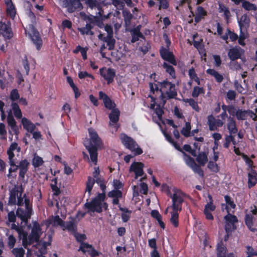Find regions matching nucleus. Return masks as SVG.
<instances>
[{"label":"nucleus","instance_id":"603ef678","mask_svg":"<svg viewBox=\"0 0 257 257\" xmlns=\"http://www.w3.org/2000/svg\"><path fill=\"white\" fill-rule=\"evenodd\" d=\"M163 67L165 69L166 71L168 73L172 78L175 77V72L174 68L170 65L165 62L163 64Z\"/></svg>","mask_w":257,"mask_h":257},{"label":"nucleus","instance_id":"13d9d810","mask_svg":"<svg viewBox=\"0 0 257 257\" xmlns=\"http://www.w3.org/2000/svg\"><path fill=\"white\" fill-rule=\"evenodd\" d=\"M247 116V110L238 109L236 117L238 120L245 119Z\"/></svg>","mask_w":257,"mask_h":257},{"label":"nucleus","instance_id":"1a4fd4ad","mask_svg":"<svg viewBox=\"0 0 257 257\" xmlns=\"http://www.w3.org/2000/svg\"><path fill=\"white\" fill-rule=\"evenodd\" d=\"M25 33L33 41V43L36 46L37 49L39 50L42 44V40L39 32L32 25H30L25 29Z\"/></svg>","mask_w":257,"mask_h":257},{"label":"nucleus","instance_id":"9b49d317","mask_svg":"<svg viewBox=\"0 0 257 257\" xmlns=\"http://www.w3.org/2000/svg\"><path fill=\"white\" fill-rule=\"evenodd\" d=\"M225 220V229L227 234L232 230L235 229V223L238 220L235 215H232L230 213H228L227 215L224 217Z\"/></svg>","mask_w":257,"mask_h":257},{"label":"nucleus","instance_id":"f8f14e48","mask_svg":"<svg viewBox=\"0 0 257 257\" xmlns=\"http://www.w3.org/2000/svg\"><path fill=\"white\" fill-rule=\"evenodd\" d=\"M99 73L104 79L107 81V84H110L113 81L115 75V71L114 69L106 67L100 69Z\"/></svg>","mask_w":257,"mask_h":257},{"label":"nucleus","instance_id":"c03bdc74","mask_svg":"<svg viewBox=\"0 0 257 257\" xmlns=\"http://www.w3.org/2000/svg\"><path fill=\"white\" fill-rule=\"evenodd\" d=\"M12 107L14 114L17 118H21L22 117V113L18 104L15 102L12 103Z\"/></svg>","mask_w":257,"mask_h":257},{"label":"nucleus","instance_id":"4be33fe9","mask_svg":"<svg viewBox=\"0 0 257 257\" xmlns=\"http://www.w3.org/2000/svg\"><path fill=\"white\" fill-rule=\"evenodd\" d=\"M29 163L26 159L22 160L18 165V169L20 170L19 177L23 179L25 174L28 171Z\"/></svg>","mask_w":257,"mask_h":257},{"label":"nucleus","instance_id":"4c0bfd02","mask_svg":"<svg viewBox=\"0 0 257 257\" xmlns=\"http://www.w3.org/2000/svg\"><path fill=\"white\" fill-rule=\"evenodd\" d=\"M118 205L119 210L122 211L121 218H122L123 222H127L130 218V214H131V211H129L126 208L121 207L120 205H119V204Z\"/></svg>","mask_w":257,"mask_h":257},{"label":"nucleus","instance_id":"0e129e2a","mask_svg":"<svg viewBox=\"0 0 257 257\" xmlns=\"http://www.w3.org/2000/svg\"><path fill=\"white\" fill-rule=\"evenodd\" d=\"M184 160L186 164L190 168L195 163L194 160L192 158L185 153H184Z\"/></svg>","mask_w":257,"mask_h":257},{"label":"nucleus","instance_id":"de8ad7c7","mask_svg":"<svg viewBox=\"0 0 257 257\" xmlns=\"http://www.w3.org/2000/svg\"><path fill=\"white\" fill-rule=\"evenodd\" d=\"M183 101L185 102L188 103L190 106L192 107V108L195 110V111L198 112L199 111V107L198 106V105L197 104V102L195 101L192 98H186L184 99Z\"/></svg>","mask_w":257,"mask_h":257},{"label":"nucleus","instance_id":"2f4dec72","mask_svg":"<svg viewBox=\"0 0 257 257\" xmlns=\"http://www.w3.org/2000/svg\"><path fill=\"white\" fill-rule=\"evenodd\" d=\"M9 164L11 167L9 169V174L7 175L9 178H15L17 176L16 172L18 169V165H17V160H14V163L9 161Z\"/></svg>","mask_w":257,"mask_h":257},{"label":"nucleus","instance_id":"680f3d73","mask_svg":"<svg viewBox=\"0 0 257 257\" xmlns=\"http://www.w3.org/2000/svg\"><path fill=\"white\" fill-rule=\"evenodd\" d=\"M208 169L212 172L217 173L219 170V168L215 162L209 161L208 164Z\"/></svg>","mask_w":257,"mask_h":257},{"label":"nucleus","instance_id":"f257e3e1","mask_svg":"<svg viewBox=\"0 0 257 257\" xmlns=\"http://www.w3.org/2000/svg\"><path fill=\"white\" fill-rule=\"evenodd\" d=\"M23 191L21 186H15L10 191L9 204L24 205L25 208H18L16 213L22 221L27 222L32 214V207L30 200L25 194L23 195Z\"/></svg>","mask_w":257,"mask_h":257},{"label":"nucleus","instance_id":"6ab92c4d","mask_svg":"<svg viewBox=\"0 0 257 257\" xmlns=\"http://www.w3.org/2000/svg\"><path fill=\"white\" fill-rule=\"evenodd\" d=\"M99 98L103 100L105 107L108 109H111L115 106V103L111 101L109 97L101 91L99 92Z\"/></svg>","mask_w":257,"mask_h":257},{"label":"nucleus","instance_id":"09e8293b","mask_svg":"<svg viewBox=\"0 0 257 257\" xmlns=\"http://www.w3.org/2000/svg\"><path fill=\"white\" fill-rule=\"evenodd\" d=\"M205 93L204 89L202 87L195 86L192 92V96L194 98L198 97L201 94Z\"/></svg>","mask_w":257,"mask_h":257},{"label":"nucleus","instance_id":"393cba45","mask_svg":"<svg viewBox=\"0 0 257 257\" xmlns=\"http://www.w3.org/2000/svg\"><path fill=\"white\" fill-rule=\"evenodd\" d=\"M224 199L225 201V204H222V207L223 208L224 206H225V209L227 213H233V211H232L231 209H233L235 208V204L234 203L230 197L227 195L225 196Z\"/></svg>","mask_w":257,"mask_h":257},{"label":"nucleus","instance_id":"20e7f679","mask_svg":"<svg viewBox=\"0 0 257 257\" xmlns=\"http://www.w3.org/2000/svg\"><path fill=\"white\" fill-rule=\"evenodd\" d=\"M42 232H43L40 224L37 222H33L31 232L28 237H27V234L25 232V235H24L22 238L24 246L25 248H27V246L28 244L38 242Z\"/></svg>","mask_w":257,"mask_h":257},{"label":"nucleus","instance_id":"a18cd8bd","mask_svg":"<svg viewBox=\"0 0 257 257\" xmlns=\"http://www.w3.org/2000/svg\"><path fill=\"white\" fill-rule=\"evenodd\" d=\"M7 14L11 19H14L16 14V10L13 4L7 6Z\"/></svg>","mask_w":257,"mask_h":257},{"label":"nucleus","instance_id":"a211bd4d","mask_svg":"<svg viewBox=\"0 0 257 257\" xmlns=\"http://www.w3.org/2000/svg\"><path fill=\"white\" fill-rule=\"evenodd\" d=\"M143 167L144 164L142 163L134 162L131 165L130 171L135 173L136 179H137L138 177L142 176L143 175Z\"/></svg>","mask_w":257,"mask_h":257},{"label":"nucleus","instance_id":"a19ab883","mask_svg":"<svg viewBox=\"0 0 257 257\" xmlns=\"http://www.w3.org/2000/svg\"><path fill=\"white\" fill-rule=\"evenodd\" d=\"M188 75L191 80L194 81L198 85H200V80L197 76L195 70L193 68H192L189 70Z\"/></svg>","mask_w":257,"mask_h":257},{"label":"nucleus","instance_id":"b1692460","mask_svg":"<svg viewBox=\"0 0 257 257\" xmlns=\"http://www.w3.org/2000/svg\"><path fill=\"white\" fill-rule=\"evenodd\" d=\"M48 225H52L54 226H60L62 227L64 226V222L58 215L51 216L47 221Z\"/></svg>","mask_w":257,"mask_h":257},{"label":"nucleus","instance_id":"7c9ffc66","mask_svg":"<svg viewBox=\"0 0 257 257\" xmlns=\"http://www.w3.org/2000/svg\"><path fill=\"white\" fill-rule=\"evenodd\" d=\"M62 228L63 230L66 229L74 234L76 232L77 225L73 220H71L66 223L64 222V226H63Z\"/></svg>","mask_w":257,"mask_h":257},{"label":"nucleus","instance_id":"338daca9","mask_svg":"<svg viewBox=\"0 0 257 257\" xmlns=\"http://www.w3.org/2000/svg\"><path fill=\"white\" fill-rule=\"evenodd\" d=\"M234 140V137L231 135L226 136L225 139V143L223 144L224 147L228 148L231 142H232L233 144H235V142Z\"/></svg>","mask_w":257,"mask_h":257},{"label":"nucleus","instance_id":"4d7b16f0","mask_svg":"<svg viewBox=\"0 0 257 257\" xmlns=\"http://www.w3.org/2000/svg\"><path fill=\"white\" fill-rule=\"evenodd\" d=\"M25 250L22 247L15 248L13 249V254L15 257H24Z\"/></svg>","mask_w":257,"mask_h":257},{"label":"nucleus","instance_id":"5701e85b","mask_svg":"<svg viewBox=\"0 0 257 257\" xmlns=\"http://www.w3.org/2000/svg\"><path fill=\"white\" fill-rule=\"evenodd\" d=\"M149 97H150L152 99V103L150 105V108L155 110V113L157 115L159 119H160L164 112L163 109L160 105H156L155 101V97L154 96L149 95Z\"/></svg>","mask_w":257,"mask_h":257},{"label":"nucleus","instance_id":"0eeeda50","mask_svg":"<svg viewBox=\"0 0 257 257\" xmlns=\"http://www.w3.org/2000/svg\"><path fill=\"white\" fill-rule=\"evenodd\" d=\"M173 194L170 196L172 200L171 207L172 209H178L180 211L182 210V204L184 201L186 194L176 188L173 189Z\"/></svg>","mask_w":257,"mask_h":257},{"label":"nucleus","instance_id":"9d476101","mask_svg":"<svg viewBox=\"0 0 257 257\" xmlns=\"http://www.w3.org/2000/svg\"><path fill=\"white\" fill-rule=\"evenodd\" d=\"M62 7L66 8L69 13L79 11L83 8L80 0H62Z\"/></svg>","mask_w":257,"mask_h":257},{"label":"nucleus","instance_id":"f03ea898","mask_svg":"<svg viewBox=\"0 0 257 257\" xmlns=\"http://www.w3.org/2000/svg\"><path fill=\"white\" fill-rule=\"evenodd\" d=\"M88 133L90 139H86L84 141V145L89 152L91 162L96 165L97 161V151L101 147L102 142L94 130L90 128L88 129Z\"/></svg>","mask_w":257,"mask_h":257},{"label":"nucleus","instance_id":"ddd939ff","mask_svg":"<svg viewBox=\"0 0 257 257\" xmlns=\"http://www.w3.org/2000/svg\"><path fill=\"white\" fill-rule=\"evenodd\" d=\"M21 151V148L17 143H13L7 150L9 161L14 163V160H17L16 156Z\"/></svg>","mask_w":257,"mask_h":257},{"label":"nucleus","instance_id":"a878e982","mask_svg":"<svg viewBox=\"0 0 257 257\" xmlns=\"http://www.w3.org/2000/svg\"><path fill=\"white\" fill-rule=\"evenodd\" d=\"M7 119L9 125L11 127V130L15 135L16 139H18L19 131L16 124V120L13 116L10 115L8 116Z\"/></svg>","mask_w":257,"mask_h":257},{"label":"nucleus","instance_id":"4468645a","mask_svg":"<svg viewBox=\"0 0 257 257\" xmlns=\"http://www.w3.org/2000/svg\"><path fill=\"white\" fill-rule=\"evenodd\" d=\"M119 114L120 112L118 109H113L109 115V125L113 128V130L112 131V132L113 131L116 132L118 127L117 121L119 119Z\"/></svg>","mask_w":257,"mask_h":257},{"label":"nucleus","instance_id":"052dcab7","mask_svg":"<svg viewBox=\"0 0 257 257\" xmlns=\"http://www.w3.org/2000/svg\"><path fill=\"white\" fill-rule=\"evenodd\" d=\"M72 26V22L68 20H63L61 25L59 27V29L64 31L65 29H71Z\"/></svg>","mask_w":257,"mask_h":257},{"label":"nucleus","instance_id":"79ce46f5","mask_svg":"<svg viewBox=\"0 0 257 257\" xmlns=\"http://www.w3.org/2000/svg\"><path fill=\"white\" fill-rule=\"evenodd\" d=\"M196 161L200 165L204 166L208 161L207 154L204 152L199 154L196 158Z\"/></svg>","mask_w":257,"mask_h":257},{"label":"nucleus","instance_id":"864d4df0","mask_svg":"<svg viewBox=\"0 0 257 257\" xmlns=\"http://www.w3.org/2000/svg\"><path fill=\"white\" fill-rule=\"evenodd\" d=\"M44 161L43 160V159L39 157V156L37 155L36 154L34 155V157L33 159V165L34 166V167H38L40 166H41Z\"/></svg>","mask_w":257,"mask_h":257},{"label":"nucleus","instance_id":"412c9836","mask_svg":"<svg viewBox=\"0 0 257 257\" xmlns=\"http://www.w3.org/2000/svg\"><path fill=\"white\" fill-rule=\"evenodd\" d=\"M242 53V49L239 47H234L229 50L228 56L230 60L234 61L239 59Z\"/></svg>","mask_w":257,"mask_h":257},{"label":"nucleus","instance_id":"72a5a7b5","mask_svg":"<svg viewBox=\"0 0 257 257\" xmlns=\"http://www.w3.org/2000/svg\"><path fill=\"white\" fill-rule=\"evenodd\" d=\"M172 211L171 212V217L170 221L172 224L175 227H177L179 225V214L178 209H172Z\"/></svg>","mask_w":257,"mask_h":257},{"label":"nucleus","instance_id":"774afa93","mask_svg":"<svg viewBox=\"0 0 257 257\" xmlns=\"http://www.w3.org/2000/svg\"><path fill=\"white\" fill-rule=\"evenodd\" d=\"M112 4L118 10H122L124 7V4L120 0H112Z\"/></svg>","mask_w":257,"mask_h":257},{"label":"nucleus","instance_id":"6e6552de","mask_svg":"<svg viewBox=\"0 0 257 257\" xmlns=\"http://www.w3.org/2000/svg\"><path fill=\"white\" fill-rule=\"evenodd\" d=\"M160 85L161 96L165 94L168 98H173L177 96V93L174 84L164 80L160 83Z\"/></svg>","mask_w":257,"mask_h":257},{"label":"nucleus","instance_id":"49530a36","mask_svg":"<svg viewBox=\"0 0 257 257\" xmlns=\"http://www.w3.org/2000/svg\"><path fill=\"white\" fill-rule=\"evenodd\" d=\"M242 7L246 11H255L257 9V8L254 4H251L246 1L242 2Z\"/></svg>","mask_w":257,"mask_h":257},{"label":"nucleus","instance_id":"bb28decb","mask_svg":"<svg viewBox=\"0 0 257 257\" xmlns=\"http://www.w3.org/2000/svg\"><path fill=\"white\" fill-rule=\"evenodd\" d=\"M215 209V206L211 203H207L205 206L204 213L205 215L206 218L209 220H213V216L211 212L213 211Z\"/></svg>","mask_w":257,"mask_h":257},{"label":"nucleus","instance_id":"69168bd1","mask_svg":"<svg viewBox=\"0 0 257 257\" xmlns=\"http://www.w3.org/2000/svg\"><path fill=\"white\" fill-rule=\"evenodd\" d=\"M193 172L195 173H197L200 176L203 177L204 173L201 168L195 163L191 167Z\"/></svg>","mask_w":257,"mask_h":257},{"label":"nucleus","instance_id":"6e6d98bb","mask_svg":"<svg viewBox=\"0 0 257 257\" xmlns=\"http://www.w3.org/2000/svg\"><path fill=\"white\" fill-rule=\"evenodd\" d=\"M219 12L223 13L224 16L226 19H228L230 17V13L229 10L224 5L219 4Z\"/></svg>","mask_w":257,"mask_h":257},{"label":"nucleus","instance_id":"f3484780","mask_svg":"<svg viewBox=\"0 0 257 257\" xmlns=\"http://www.w3.org/2000/svg\"><path fill=\"white\" fill-rule=\"evenodd\" d=\"M160 51V55L163 59L169 62L173 65H176L177 64L174 55L169 51V49L162 48Z\"/></svg>","mask_w":257,"mask_h":257},{"label":"nucleus","instance_id":"8fccbe9b","mask_svg":"<svg viewBox=\"0 0 257 257\" xmlns=\"http://www.w3.org/2000/svg\"><path fill=\"white\" fill-rule=\"evenodd\" d=\"M191 126L189 122H186L185 125L183 127L181 131V133L185 137H188L190 135V130Z\"/></svg>","mask_w":257,"mask_h":257},{"label":"nucleus","instance_id":"37998d69","mask_svg":"<svg viewBox=\"0 0 257 257\" xmlns=\"http://www.w3.org/2000/svg\"><path fill=\"white\" fill-rule=\"evenodd\" d=\"M226 248L222 243H218L217 247V257H226Z\"/></svg>","mask_w":257,"mask_h":257},{"label":"nucleus","instance_id":"7ed1b4c3","mask_svg":"<svg viewBox=\"0 0 257 257\" xmlns=\"http://www.w3.org/2000/svg\"><path fill=\"white\" fill-rule=\"evenodd\" d=\"M105 194L104 192L98 193L97 196L91 202L85 203L86 207L89 211L100 213L104 209L106 210L107 204L104 202Z\"/></svg>","mask_w":257,"mask_h":257},{"label":"nucleus","instance_id":"bf43d9fd","mask_svg":"<svg viewBox=\"0 0 257 257\" xmlns=\"http://www.w3.org/2000/svg\"><path fill=\"white\" fill-rule=\"evenodd\" d=\"M51 187L53 191L54 195L57 196L60 193V190L57 186V179L56 178L52 180Z\"/></svg>","mask_w":257,"mask_h":257},{"label":"nucleus","instance_id":"dca6fc26","mask_svg":"<svg viewBox=\"0 0 257 257\" xmlns=\"http://www.w3.org/2000/svg\"><path fill=\"white\" fill-rule=\"evenodd\" d=\"M207 124L210 131H215L217 128L223 125V122L219 119H215L212 115H210L207 118Z\"/></svg>","mask_w":257,"mask_h":257},{"label":"nucleus","instance_id":"3c124183","mask_svg":"<svg viewBox=\"0 0 257 257\" xmlns=\"http://www.w3.org/2000/svg\"><path fill=\"white\" fill-rule=\"evenodd\" d=\"M132 39L131 40L132 43H135L138 41L140 38H143V34L140 32L139 30H134L132 34Z\"/></svg>","mask_w":257,"mask_h":257},{"label":"nucleus","instance_id":"5fc2aeb1","mask_svg":"<svg viewBox=\"0 0 257 257\" xmlns=\"http://www.w3.org/2000/svg\"><path fill=\"white\" fill-rule=\"evenodd\" d=\"M92 247H93L91 245L86 243L82 242L78 250L81 251L84 253H85L86 252L89 253Z\"/></svg>","mask_w":257,"mask_h":257},{"label":"nucleus","instance_id":"f704fd0d","mask_svg":"<svg viewBox=\"0 0 257 257\" xmlns=\"http://www.w3.org/2000/svg\"><path fill=\"white\" fill-rule=\"evenodd\" d=\"M206 73L211 75V76L213 77L217 82L221 83L223 79V75L219 73L214 69H208L206 70Z\"/></svg>","mask_w":257,"mask_h":257},{"label":"nucleus","instance_id":"c9c22d12","mask_svg":"<svg viewBox=\"0 0 257 257\" xmlns=\"http://www.w3.org/2000/svg\"><path fill=\"white\" fill-rule=\"evenodd\" d=\"M86 4L89 6L91 9H95L98 11V14L99 16L101 17L103 13V11L99 7L96 0H85Z\"/></svg>","mask_w":257,"mask_h":257},{"label":"nucleus","instance_id":"c85d7f7f","mask_svg":"<svg viewBox=\"0 0 257 257\" xmlns=\"http://www.w3.org/2000/svg\"><path fill=\"white\" fill-rule=\"evenodd\" d=\"M22 123L24 128L30 133L33 132L36 129L35 124L26 117L22 118Z\"/></svg>","mask_w":257,"mask_h":257},{"label":"nucleus","instance_id":"39448f33","mask_svg":"<svg viewBox=\"0 0 257 257\" xmlns=\"http://www.w3.org/2000/svg\"><path fill=\"white\" fill-rule=\"evenodd\" d=\"M120 139L122 144L128 149L134 153L135 155L143 153V150L139 147L137 143L131 137L125 134L120 135Z\"/></svg>","mask_w":257,"mask_h":257},{"label":"nucleus","instance_id":"473e14b6","mask_svg":"<svg viewBox=\"0 0 257 257\" xmlns=\"http://www.w3.org/2000/svg\"><path fill=\"white\" fill-rule=\"evenodd\" d=\"M227 126L230 134H234L237 132L236 123L233 118L231 117L228 118Z\"/></svg>","mask_w":257,"mask_h":257},{"label":"nucleus","instance_id":"ea45409f","mask_svg":"<svg viewBox=\"0 0 257 257\" xmlns=\"http://www.w3.org/2000/svg\"><path fill=\"white\" fill-rule=\"evenodd\" d=\"M95 180L91 177H88L86 183V193H88V196L91 194L92 189L93 187Z\"/></svg>","mask_w":257,"mask_h":257},{"label":"nucleus","instance_id":"c756f323","mask_svg":"<svg viewBox=\"0 0 257 257\" xmlns=\"http://www.w3.org/2000/svg\"><path fill=\"white\" fill-rule=\"evenodd\" d=\"M238 22L241 31L246 30V28L249 26V19L247 15H243L241 17Z\"/></svg>","mask_w":257,"mask_h":257},{"label":"nucleus","instance_id":"2eb2a0df","mask_svg":"<svg viewBox=\"0 0 257 257\" xmlns=\"http://www.w3.org/2000/svg\"><path fill=\"white\" fill-rule=\"evenodd\" d=\"M2 35L6 39H10L13 37V34L11 27V24L0 22V35Z\"/></svg>","mask_w":257,"mask_h":257},{"label":"nucleus","instance_id":"e2e57ef3","mask_svg":"<svg viewBox=\"0 0 257 257\" xmlns=\"http://www.w3.org/2000/svg\"><path fill=\"white\" fill-rule=\"evenodd\" d=\"M10 99L14 102L15 101L18 100L20 98V94L18 90L17 89H13L10 95Z\"/></svg>","mask_w":257,"mask_h":257},{"label":"nucleus","instance_id":"58836bf2","mask_svg":"<svg viewBox=\"0 0 257 257\" xmlns=\"http://www.w3.org/2000/svg\"><path fill=\"white\" fill-rule=\"evenodd\" d=\"M92 27L90 24H87L85 27L78 28V30L82 35H93V32L91 31Z\"/></svg>","mask_w":257,"mask_h":257},{"label":"nucleus","instance_id":"423d86ee","mask_svg":"<svg viewBox=\"0 0 257 257\" xmlns=\"http://www.w3.org/2000/svg\"><path fill=\"white\" fill-rule=\"evenodd\" d=\"M113 186L114 189L108 192V196L113 198V204L118 205L119 199L122 197V193L120 189L123 188V184L119 180L116 179L113 181Z\"/></svg>","mask_w":257,"mask_h":257},{"label":"nucleus","instance_id":"cd10ccee","mask_svg":"<svg viewBox=\"0 0 257 257\" xmlns=\"http://www.w3.org/2000/svg\"><path fill=\"white\" fill-rule=\"evenodd\" d=\"M257 182V173L252 169L248 173V186L249 188L254 186Z\"/></svg>","mask_w":257,"mask_h":257},{"label":"nucleus","instance_id":"aec40b11","mask_svg":"<svg viewBox=\"0 0 257 257\" xmlns=\"http://www.w3.org/2000/svg\"><path fill=\"white\" fill-rule=\"evenodd\" d=\"M251 212V213L246 214L245 215V222L248 228L251 231H254L255 230V228L253 226V215L257 214V208L252 210Z\"/></svg>","mask_w":257,"mask_h":257},{"label":"nucleus","instance_id":"e433bc0d","mask_svg":"<svg viewBox=\"0 0 257 257\" xmlns=\"http://www.w3.org/2000/svg\"><path fill=\"white\" fill-rule=\"evenodd\" d=\"M151 216L155 218L158 222L160 227L164 229L165 227V224L162 221V217L159 213V211L156 210H153L151 212Z\"/></svg>","mask_w":257,"mask_h":257}]
</instances>
